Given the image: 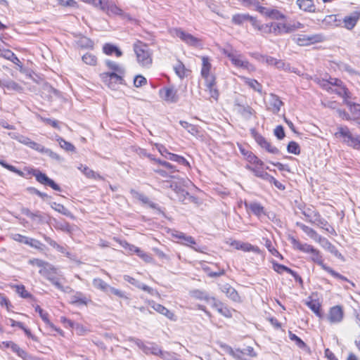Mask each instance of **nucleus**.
<instances>
[{
	"label": "nucleus",
	"mask_w": 360,
	"mask_h": 360,
	"mask_svg": "<svg viewBox=\"0 0 360 360\" xmlns=\"http://www.w3.org/2000/svg\"><path fill=\"white\" fill-rule=\"evenodd\" d=\"M20 212L22 214L26 215L32 221H37L39 224H42L46 221L44 214L39 210L35 212H32L28 208L22 207Z\"/></svg>",
	"instance_id": "nucleus-10"
},
{
	"label": "nucleus",
	"mask_w": 360,
	"mask_h": 360,
	"mask_svg": "<svg viewBox=\"0 0 360 360\" xmlns=\"http://www.w3.org/2000/svg\"><path fill=\"white\" fill-rule=\"evenodd\" d=\"M105 65L108 68L112 71L111 72H116L119 75H124L125 68L122 65L110 60L105 61Z\"/></svg>",
	"instance_id": "nucleus-25"
},
{
	"label": "nucleus",
	"mask_w": 360,
	"mask_h": 360,
	"mask_svg": "<svg viewBox=\"0 0 360 360\" xmlns=\"http://www.w3.org/2000/svg\"><path fill=\"white\" fill-rule=\"evenodd\" d=\"M299 250L306 253H311L314 255H319V250L315 249L312 245L307 243L302 244Z\"/></svg>",
	"instance_id": "nucleus-55"
},
{
	"label": "nucleus",
	"mask_w": 360,
	"mask_h": 360,
	"mask_svg": "<svg viewBox=\"0 0 360 360\" xmlns=\"http://www.w3.org/2000/svg\"><path fill=\"white\" fill-rule=\"evenodd\" d=\"M174 68L176 74L180 78H184L186 77V68L184 65L181 61H179Z\"/></svg>",
	"instance_id": "nucleus-58"
},
{
	"label": "nucleus",
	"mask_w": 360,
	"mask_h": 360,
	"mask_svg": "<svg viewBox=\"0 0 360 360\" xmlns=\"http://www.w3.org/2000/svg\"><path fill=\"white\" fill-rule=\"evenodd\" d=\"M149 305L157 312L165 316L169 319L174 320V314L162 304L151 301L149 302Z\"/></svg>",
	"instance_id": "nucleus-14"
},
{
	"label": "nucleus",
	"mask_w": 360,
	"mask_h": 360,
	"mask_svg": "<svg viewBox=\"0 0 360 360\" xmlns=\"http://www.w3.org/2000/svg\"><path fill=\"white\" fill-rule=\"evenodd\" d=\"M302 214L306 217V220L314 224L317 219L321 216L319 212H317L313 207H307L302 210Z\"/></svg>",
	"instance_id": "nucleus-16"
},
{
	"label": "nucleus",
	"mask_w": 360,
	"mask_h": 360,
	"mask_svg": "<svg viewBox=\"0 0 360 360\" xmlns=\"http://www.w3.org/2000/svg\"><path fill=\"white\" fill-rule=\"evenodd\" d=\"M134 248V252L137 254V255L141 257L143 261H145L147 263H151L153 261V257L148 253L143 252L140 248L137 247Z\"/></svg>",
	"instance_id": "nucleus-48"
},
{
	"label": "nucleus",
	"mask_w": 360,
	"mask_h": 360,
	"mask_svg": "<svg viewBox=\"0 0 360 360\" xmlns=\"http://www.w3.org/2000/svg\"><path fill=\"white\" fill-rule=\"evenodd\" d=\"M107 8L108 11L112 14L120 15L124 18H129L128 14L125 13L120 8H119L115 4H111L108 6Z\"/></svg>",
	"instance_id": "nucleus-47"
},
{
	"label": "nucleus",
	"mask_w": 360,
	"mask_h": 360,
	"mask_svg": "<svg viewBox=\"0 0 360 360\" xmlns=\"http://www.w3.org/2000/svg\"><path fill=\"white\" fill-rule=\"evenodd\" d=\"M160 94L162 98L171 103L177 102L179 98L176 95V90L174 87L165 88L160 90Z\"/></svg>",
	"instance_id": "nucleus-11"
},
{
	"label": "nucleus",
	"mask_w": 360,
	"mask_h": 360,
	"mask_svg": "<svg viewBox=\"0 0 360 360\" xmlns=\"http://www.w3.org/2000/svg\"><path fill=\"white\" fill-rule=\"evenodd\" d=\"M35 311L39 313L40 317L46 325L54 328L53 324L49 319V314L47 312L44 311L39 305L35 307Z\"/></svg>",
	"instance_id": "nucleus-43"
},
{
	"label": "nucleus",
	"mask_w": 360,
	"mask_h": 360,
	"mask_svg": "<svg viewBox=\"0 0 360 360\" xmlns=\"http://www.w3.org/2000/svg\"><path fill=\"white\" fill-rule=\"evenodd\" d=\"M296 226L300 227L311 238L316 240L318 238H320L316 231L308 226L299 221L296 222Z\"/></svg>",
	"instance_id": "nucleus-30"
},
{
	"label": "nucleus",
	"mask_w": 360,
	"mask_h": 360,
	"mask_svg": "<svg viewBox=\"0 0 360 360\" xmlns=\"http://www.w3.org/2000/svg\"><path fill=\"white\" fill-rule=\"evenodd\" d=\"M202 69H201V75L205 79V80H209L211 78H215L213 75H210V71L211 69V64L210 63L209 58L207 56L202 57Z\"/></svg>",
	"instance_id": "nucleus-22"
},
{
	"label": "nucleus",
	"mask_w": 360,
	"mask_h": 360,
	"mask_svg": "<svg viewBox=\"0 0 360 360\" xmlns=\"http://www.w3.org/2000/svg\"><path fill=\"white\" fill-rule=\"evenodd\" d=\"M307 307L319 317H322L321 304L317 300H311L306 302Z\"/></svg>",
	"instance_id": "nucleus-34"
},
{
	"label": "nucleus",
	"mask_w": 360,
	"mask_h": 360,
	"mask_svg": "<svg viewBox=\"0 0 360 360\" xmlns=\"http://www.w3.org/2000/svg\"><path fill=\"white\" fill-rule=\"evenodd\" d=\"M221 290L229 298L233 301L237 302L239 300L240 297L238 292L229 284L223 285Z\"/></svg>",
	"instance_id": "nucleus-27"
},
{
	"label": "nucleus",
	"mask_w": 360,
	"mask_h": 360,
	"mask_svg": "<svg viewBox=\"0 0 360 360\" xmlns=\"http://www.w3.org/2000/svg\"><path fill=\"white\" fill-rule=\"evenodd\" d=\"M246 208L249 209L257 217H261L262 215H266L264 207L259 202H252L250 203H245Z\"/></svg>",
	"instance_id": "nucleus-15"
},
{
	"label": "nucleus",
	"mask_w": 360,
	"mask_h": 360,
	"mask_svg": "<svg viewBox=\"0 0 360 360\" xmlns=\"http://www.w3.org/2000/svg\"><path fill=\"white\" fill-rule=\"evenodd\" d=\"M130 193L132 194L134 197L138 198L140 201L145 204H148L150 201L149 198L147 196H146L143 193L136 191L134 189H131Z\"/></svg>",
	"instance_id": "nucleus-60"
},
{
	"label": "nucleus",
	"mask_w": 360,
	"mask_h": 360,
	"mask_svg": "<svg viewBox=\"0 0 360 360\" xmlns=\"http://www.w3.org/2000/svg\"><path fill=\"white\" fill-rule=\"evenodd\" d=\"M37 119L40 120L41 121L44 122L46 124H49L52 126L55 129H60L58 122L56 120H51L49 118H46L42 117L40 115H37Z\"/></svg>",
	"instance_id": "nucleus-59"
},
{
	"label": "nucleus",
	"mask_w": 360,
	"mask_h": 360,
	"mask_svg": "<svg viewBox=\"0 0 360 360\" xmlns=\"http://www.w3.org/2000/svg\"><path fill=\"white\" fill-rule=\"evenodd\" d=\"M93 285L94 288L102 290L105 292H108V288L110 285L105 283L103 280L99 278H94L93 280Z\"/></svg>",
	"instance_id": "nucleus-37"
},
{
	"label": "nucleus",
	"mask_w": 360,
	"mask_h": 360,
	"mask_svg": "<svg viewBox=\"0 0 360 360\" xmlns=\"http://www.w3.org/2000/svg\"><path fill=\"white\" fill-rule=\"evenodd\" d=\"M249 14L242 13L233 15L231 19V22L237 25H241L245 22L248 20Z\"/></svg>",
	"instance_id": "nucleus-42"
},
{
	"label": "nucleus",
	"mask_w": 360,
	"mask_h": 360,
	"mask_svg": "<svg viewBox=\"0 0 360 360\" xmlns=\"http://www.w3.org/2000/svg\"><path fill=\"white\" fill-rule=\"evenodd\" d=\"M342 22V20L338 18L336 15H327L323 20V23L326 25L332 26V27H338L340 26Z\"/></svg>",
	"instance_id": "nucleus-32"
},
{
	"label": "nucleus",
	"mask_w": 360,
	"mask_h": 360,
	"mask_svg": "<svg viewBox=\"0 0 360 360\" xmlns=\"http://www.w3.org/2000/svg\"><path fill=\"white\" fill-rule=\"evenodd\" d=\"M335 136L337 138L342 139V141L347 146L355 149H360V136H353L347 127H338V131L335 133Z\"/></svg>",
	"instance_id": "nucleus-2"
},
{
	"label": "nucleus",
	"mask_w": 360,
	"mask_h": 360,
	"mask_svg": "<svg viewBox=\"0 0 360 360\" xmlns=\"http://www.w3.org/2000/svg\"><path fill=\"white\" fill-rule=\"evenodd\" d=\"M273 268H274V270L278 274H282L283 271H285V272L291 274H292V271H293L292 269L288 268V266L281 264H278V263H276V262L273 263Z\"/></svg>",
	"instance_id": "nucleus-52"
},
{
	"label": "nucleus",
	"mask_w": 360,
	"mask_h": 360,
	"mask_svg": "<svg viewBox=\"0 0 360 360\" xmlns=\"http://www.w3.org/2000/svg\"><path fill=\"white\" fill-rule=\"evenodd\" d=\"M0 86L2 87H5L7 89H12L17 91H20L22 90V87L15 82L13 80H6V81H1L0 80Z\"/></svg>",
	"instance_id": "nucleus-36"
},
{
	"label": "nucleus",
	"mask_w": 360,
	"mask_h": 360,
	"mask_svg": "<svg viewBox=\"0 0 360 360\" xmlns=\"http://www.w3.org/2000/svg\"><path fill=\"white\" fill-rule=\"evenodd\" d=\"M266 28H268L269 32H273L275 34H281L283 33H287L288 24L272 22L270 26L266 25Z\"/></svg>",
	"instance_id": "nucleus-20"
},
{
	"label": "nucleus",
	"mask_w": 360,
	"mask_h": 360,
	"mask_svg": "<svg viewBox=\"0 0 360 360\" xmlns=\"http://www.w3.org/2000/svg\"><path fill=\"white\" fill-rule=\"evenodd\" d=\"M304 25L300 22H294L292 23H288L287 33L295 32L297 30L302 29Z\"/></svg>",
	"instance_id": "nucleus-61"
},
{
	"label": "nucleus",
	"mask_w": 360,
	"mask_h": 360,
	"mask_svg": "<svg viewBox=\"0 0 360 360\" xmlns=\"http://www.w3.org/2000/svg\"><path fill=\"white\" fill-rule=\"evenodd\" d=\"M245 83L259 94L262 93V86L256 79L244 77Z\"/></svg>",
	"instance_id": "nucleus-35"
},
{
	"label": "nucleus",
	"mask_w": 360,
	"mask_h": 360,
	"mask_svg": "<svg viewBox=\"0 0 360 360\" xmlns=\"http://www.w3.org/2000/svg\"><path fill=\"white\" fill-rule=\"evenodd\" d=\"M162 352L157 345L151 343L150 345H147V350H144L143 352L146 354H152L161 356Z\"/></svg>",
	"instance_id": "nucleus-45"
},
{
	"label": "nucleus",
	"mask_w": 360,
	"mask_h": 360,
	"mask_svg": "<svg viewBox=\"0 0 360 360\" xmlns=\"http://www.w3.org/2000/svg\"><path fill=\"white\" fill-rule=\"evenodd\" d=\"M240 150L241 153L246 158L247 160L252 164H255L257 165L262 166L264 165L263 162L259 160L255 155H254L252 152L245 150L244 148H240Z\"/></svg>",
	"instance_id": "nucleus-28"
},
{
	"label": "nucleus",
	"mask_w": 360,
	"mask_h": 360,
	"mask_svg": "<svg viewBox=\"0 0 360 360\" xmlns=\"http://www.w3.org/2000/svg\"><path fill=\"white\" fill-rule=\"evenodd\" d=\"M296 4L304 12L314 13L316 11L313 0H297Z\"/></svg>",
	"instance_id": "nucleus-23"
},
{
	"label": "nucleus",
	"mask_w": 360,
	"mask_h": 360,
	"mask_svg": "<svg viewBox=\"0 0 360 360\" xmlns=\"http://www.w3.org/2000/svg\"><path fill=\"white\" fill-rule=\"evenodd\" d=\"M2 344L6 348H11L12 351L17 354V355L23 359H26L27 357V353L20 348L17 344L12 341H5Z\"/></svg>",
	"instance_id": "nucleus-18"
},
{
	"label": "nucleus",
	"mask_w": 360,
	"mask_h": 360,
	"mask_svg": "<svg viewBox=\"0 0 360 360\" xmlns=\"http://www.w3.org/2000/svg\"><path fill=\"white\" fill-rule=\"evenodd\" d=\"M179 124L183 128L186 129L188 132L192 135L196 136L199 134L198 127L197 126L183 120H181Z\"/></svg>",
	"instance_id": "nucleus-38"
},
{
	"label": "nucleus",
	"mask_w": 360,
	"mask_h": 360,
	"mask_svg": "<svg viewBox=\"0 0 360 360\" xmlns=\"http://www.w3.org/2000/svg\"><path fill=\"white\" fill-rule=\"evenodd\" d=\"M50 281L54 286H56L58 290H61L62 292L67 293L72 292V289L70 286H63L59 282L58 279H57L56 277L53 278V280H51Z\"/></svg>",
	"instance_id": "nucleus-57"
},
{
	"label": "nucleus",
	"mask_w": 360,
	"mask_h": 360,
	"mask_svg": "<svg viewBox=\"0 0 360 360\" xmlns=\"http://www.w3.org/2000/svg\"><path fill=\"white\" fill-rule=\"evenodd\" d=\"M206 86L210 91V96L215 100L219 97V91L215 87V78H211L209 80H205Z\"/></svg>",
	"instance_id": "nucleus-31"
},
{
	"label": "nucleus",
	"mask_w": 360,
	"mask_h": 360,
	"mask_svg": "<svg viewBox=\"0 0 360 360\" xmlns=\"http://www.w3.org/2000/svg\"><path fill=\"white\" fill-rule=\"evenodd\" d=\"M292 40L299 46H309L325 40V36L322 34H297L293 37Z\"/></svg>",
	"instance_id": "nucleus-4"
},
{
	"label": "nucleus",
	"mask_w": 360,
	"mask_h": 360,
	"mask_svg": "<svg viewBox=\"0 0 360 360\" xmlns=\"http://www.w3.org/2000/svg\"><path fill=\"white\" fill-rule=\"evenodd\" d=\"M103 51L106 55H112L115 53L117 57L122 56V51L117 46L108 43L104 44Z\"/></svg>",
	"instance_id": "nucleus-29"
},
{
	"label": "nucleus",
	"mask_w": 360,
	"mask_h": 360,
	"mask_svg": "<svg viewBox=\"0 0 360 360\" xmlns=\"http://www.w3.org/2000/svg\"><path fill=\"white\" fill-rule=\"evenodd\" d=\"M214 309H216L219 314L226 318H231L232 316L231 311L221 302L217 304Z\"/></svg>",
	"instance_id": "nucleus-40"
},
{
	"label": "nucleus",
	"mask_w": 360,
	"mask_h": 360,
	"mask_svg": "<svg viewBox=\"0 0 360 360\" xmlns=\"http://www.w3.org/2000/svg\"><path fill=\"white\" fill-rule=\"evenodd\" d=\"M39 273L49 281L55 278L57 274V269L50 263L39 271Z\"/></svg>",
	"instance_id": "nucleus-21"
},
{
	"label": "nucleus",
	"mask_w": 360,
	"mask_h": 360,
	"mask_svg": "<svg viewBox=\"0 0 360 360\" xmlns=\"http://www.w3.org/2000/svg\"><path fill=\"white\" fill-rule=\"evenodd\" d=\"M0 165L3 167L7 169L8 170H9V171H11L12 172H14V173L18 174L20 176H24V173L22 171L19 170L15 167L8 164L4 160H0Z\"/></svg>",
	"instance_id": "nucleus-54"
},
{
	"label": "nucleus",
	"mask_w": 360,
	"mask_h": 360,
	"mask_svg": "<svg viewBox=\"0 0 360 360\" xmlns=\"http://www.w3.org/2000/svg\"><path fill=\"white\" fill-rule=\"evenodd\" d=\"M11 238L13 240H14L17 242H19V243H23V244H26V245H28V242H29V239H30L29 237L22 236L19 233L12 234Z\"/></svg>",
	"instance_id": "nucleus-63"
},
{
	"label": "nucleus",
	"mask_w": 360,
	"mask_h": 360,
	"mask_svg": "<svg viewBox=\"0 0 360 360\" xmlns=\"http://www.w3.org/2000/svg\"><path fill=\"white\" fill-rule=\"evenodd\" d=\"M359 18L360 12L359 11H354L351 15L345 16L342 20V22L345 24V27L347 28V30L353 29L355 27Z\"/></svg>",
	"instance_id": "nucleus-13"
},
{
	"label": "nucleus",
	"mask_w": 360,
	"mask_h": 360,
	"mask_svg": "<svg viewBox=\"0 0 360 360\" xmlns=\"http://www.w3.org/2000/svg\"><path fill=\"white\" fill-rule=\"evenodd\" d=\"M79 169L81 170L88 178L101 179V176L99 174H96L94 171L89 169L86 165H81Z\"/></svg>",
	"instance_id": "nucleus-46"
},
{
	"label": "nucleus",
	"mask_w": 360,
	"mask_h": 360,
	"mask_svg": "<svg viewBox=\"0 0 360 360\" xmlns=\"http://www.w3.org/2000/svg\"><path fill=\"white\" fill-rule=\"evenodd\" d=\"M287 150L289 153H292L294 155H300V147L299 144L295 141H290L287 146Z\"/></svg>",
	"instance_id": "nucleus-49"
},
{
	"label": "nucleus",
	"mask_w": 360,
	"mask_h": 360,
	"mask_svg": "<svg viewBox=\"0 0 360 360\" xmlns=\"http://www.w3.org/2000/svg\"><path fill=\"white\" fill-rule=\"evenodd\" d=\"M103 82L110 89H115L117 84L124 83V75L116 72H104L101 75Z\"/></svg>",
	"instance_id": "nucleus-7"
},
{
	"label": "nucleus",
	"mask_w": 360,
	"mask_h": 360,
	"mask_svg": "<svg viewBox=\"0 0 360 360\" xmlns=\"http://www.w3.org/2000/svg\"><path fill=\"white\" fill-rule=\"evenodd\" d=\"M319 264L321 265V268L324 271H326L328 273H329L334 278L340 279V280H342V281H347V282L350 283L353 286H354V283H352L349 279H347V278H346L345 276H344L341 275L340 274L336 272L331 267H330V266H327L326 264H323V262H319Z\"/></svg>",
	"instance_id": "nucleus-24"
},
{
	"label": "nucleus",
	"mask_w": 360,
	"mask_h": 360,
	"mask_svg": "<svg viewBox=\"0 0 360 360\" xmlns=\"http://www.w3.org/2000/svg\"><path fill=\"white\" fill-rule=\"evenodd\" d=\"M77 44L83 49H92L94 47V41L85 36L79 37L77 40Z\"/></svg>",
	"instance_id": "nucleus-33"
},
{
	"label": "nucleus",
	"mask_w": 360,
	"mask_h": 360,
	"mask_svg": "<svg viewBox=\"0 0 360 360\" xmlns=\"http://www.w3.org/2000/svg\"><path fill=\"white\" fill-rule=\"evenodd\" d=\"M147 83V79L142 75H136L134 79V85L136 87H141Z\"/></svg>",
	"instance_id": "nucleus-64"
},
{
	"label": "nucleus",
	"mask_w": 360,
	"mask_h": 360,
	"mask_svg": "<svg viewBox=\"0 0 360 360\" xmlns=\"http://www.w3.org/2000/svg\"><path fill=\"white\" fill-rule=\"evenodd\" d=\"M166 158L172 161L176 162L181 165L190 167L189 162L183 156L171 153V154H169V157L166 156Z\"/></svg>",
	"instance_id": "nucleus-44"
},
{
	"label": "nucleus",
	"mask_w": 360,
	"mask_h": 360,
	"mask_svg": "<svg viewBox=\"0 0 360 360\" xmlns=\"http://www.w3.org/2000/svg\"><path fill=\"white\" fill-rule=\"evenodd\" d=\"M134 51L137 61L142 67H150L152 64V51L146 44L140 41L134 44Z\"/></svg>",
	"instance_id": "nucleus-1"
},
{
	"label": "nucleus",
	"mask_w": 360,
	"mask_h": 360,
	"mask_svg": "<svg viewBox=\"0 0 360 360\" xmlns=\"http://www.w3.org/2000/svg\"><path fill=\"white\" fill-rule=\"evenodd\" d=\"M345 105L349 109L352 120L358 122L360 120V104L346 100Z\"/></svg>",
	"instance_id": "nucleus-19"
},
{
	"label": "nucleus",
	"mask_w": 360,
	"mask_h": 360,
	"mask_svg": "<svg viewBox=\"0 0 360 360\" xmlns=\"http://www.w3.org/2000/svg\"><path fill=\"white\" fill-rule=\"evenodd\" d=\"M32 176L36 178V180L42 185L50 186L55 191H60V187L55 183L53 180L50 179L46 174L41 172L39 169H32L30 172Z\"/></svg>",
	"instance_id": "nucleus-5"
},
{
	"label": "nucleus",
	"mask_w": 360,
	"mask_h": 360,
	"mask_svg": "<svg viewBox=\"0 0 360 360\" xmlns=\"http://www.w3.org/2000/svg\"><path fill=\"white\" fill-rule=\"evenodd\" d=\"M224 53L231 60L234 65L240 68H248L249 65L248 61L243 60L240 55H236L227 51H224Z\"/></svg>",
	"instance_id": "nucleus-12"
},
{
	"label": "nucleus",
	"mask_w": 360,
	"mask_h": 360,
	"mask_svg": "<svg viewBox=\"0 0 360 360\" xmlns=\"http://www.w3.org/2000/svg\"><path fill=\"white\" fill-rule=\"evenodd\" d=\"M0 56L8 59L13 63H15V60L19 62V59L15 53L8 49H0Z\"/></svg>",
	"instance_id": "nucleus-39"
},
{
	"label": "nucleus",
	"mask_w": 360,
	"mask_h": 360,
	"mask_svg": "<svg viewBox=\"0 0 360 360\" xmlns=\"http://www.w3.org/2000/svg\"><path fill=\"white\" fill-rule=\"evenodd\" d=\"M51 207L53 210H55L56 211H57L58 212H59V213H60V214H62L63 215H65V216H70V211L65 206H63L61 204L56 203V202H53L51 205Z\"/></svg>",
	"instance_id": "nucleus-50"
},
{
	"label": "nucleus",
	"mask_w": 360,
	"mask_h": 360,
	"mask_svg": "<svg viewBox=\"0 0 360 360\" xmlns=\"http://www.w3.org/2000/svg\"><path fill=\"white\" fill-rule=\"evenodd\" d=\"M173 37H179L182 41L190 46L198 47L201 45V40L193 35L185 32L181 28H172L169 30Z\"/></svg>",
	"instance_id": "nucleus-3"
},
{
	"label": "nucleus",
	"mask_w": 360,
	"mask_h": 360,
	"mask_svg": "<svg viewBox=\"0 0 360 360\" xmlns=\"http://www.w3.org/2000/svg\"><path fill=\"white\" fill-rule=\"evenodd\" d=\"M82 61L89 65H95L97 63L96 57L90 53H86L82 56Z\"/></svg>",
	"instance_id": "nucleus-51"
},
{
	"label": "nucleus",
	"mask_w": 360,
	"mask_h": 360,
	"mask_svg": "<svg viewBox=\"0 0 360 360\" xmlns=\"http://www.w3.org/2000/svg\"><path fill=\"white\" fill-rule=\"evenodd\" d=\"M41 153H44L46 155H47L51 159L56 160L58 162H61L63 160V158L59 155H58L56 153L52 151L49 148H46L44 147V150H43Z\"/></svg>",
	"instance_id": "nucleus-62"
},
{
	"label": "nucleus",
	"mask_w": 360,
	"mask_h": 360,
	"mask_svg": "<svg viewBox=\"0 0 360 360\" xmlns=\"http://www.w3.org/2000/svg\"><path fill=\"white\" fill-rule=\"evenodd\" d=\"M91 300L88 299L82 292H77L71 297V303L76 305H87Z\"/></svg>",
	"instance_id": "nucleus-26"
},
{
	"label": "nucleus",
	"mask_w": 360,
	"mask_h": 360,
	"mask_svg": "<svg viewBox=\"0 0 360 360\" xmlns=\"http://www.w3.org/2000/svg\"><path fill=\"white\" fill-rule=\"evenodd\" d=\"M57 141H58L60 146L65 149L67 151H75V147L70 142L66 141L61 137H58L57 139Z\"/></svg>",
	"instance_id": "nucleus-53"
},
{
	"label": "nucleus",
	"mask_w": 360,
	"mask_h": 360,
	"mask_svg": "<svg viewBox=\"0 0 360 360\" xmlns=\"http://www.w3.org/2000/svg\"><path fill=\"white\" fill-rule=\"evenodd\" d=\"M344 317L343 309L340 305L331 307L329 310L328 319L331 323H340Z\"/></svg>",
	"instance_id": "nucleus-9"
},
{
	"label": "nucleus",
	"mask_w": 360,
	"mask_h": 360,
	"mask_svg": "<svg viewBox=\"0 0 360 360\" xmlns=\"http://www.w3.org/2000/svg\"><path fill=\"white\" fill-rule=\"evenodd\" d=\"M283 104V103L280 100L278 96L271 94V105L273 108L274 113H278Z\"/></svg>",
	"instance_id": "nucleus-41"
},
{
	"label": "nucleus",
	"mask_w": 360,
	"mask_h": 360,
	"mask_svg": "<svg viewBox=\"0 0 360 360\" xmlns=\"http://www.w3.org/2000/svg\"><path fill=\"white\" fill-rule=\"evenodd\" d=\"M231 245L235 247L237 250H241L244 252H259V249L257 246L252 245L248 243H243L240 241L234 240L231 243Z\"/></svg>",
	"instance_id": "nucleus-17"
},
{
	"label": "nucleus",
	"mask_w": 360,
	"mask_h": 360,
	"mask_svg": "<svg viewBox=\"0 0 360 360\" xmlns=\"http://www.w3.org/2000/svg\"><path fill=\"white\" fill-rule=\"evenodd\" d=\"M288 336L292 341L295 342L296 345L300 348L302 349L307 347V345L304 343V342L295 334L292 333L290 330L288 331Z\"/></svg>",
	"instance_id": "nucleus-56"
},
{
	"label": "nucleus",
	"mask_w": 360,
	"mask_h": 360,
	"mask_svg": "<svg viewBox=\"0 0 360 360\" xmlns=\"http://www.w3.org/2000/svg\"><path fill=\"white\" fill-rule=\"evenodd\" d=\"M172 235L174 238L181 240V241L179 242L181 244L191 247L193 250H194L196 252H203V248H201L200 247L196 245V242L192 236H187L184 233L178 231H174Z\"/></svg>",
	"instance_id": "nucleus-6"
},
{
	"label": "nucleus",
	"mask_w": 360,
	"mask_h": 360,
	"mask_svg": "<svg viewBox=\"0 0 360 360\" xmlns=\"http://www.w3.org/2000/svg\"><path fill=\"white\" fill-rule=\"evenodd\" d=\"M252 134L258 145L264 148L267 152L276 155L280 153V150L276 147L272 146L264 136L257 133L254 129L252 130Z\"/></svg>",
	"instance_id": "nucleus-8"
}]
</instances>
